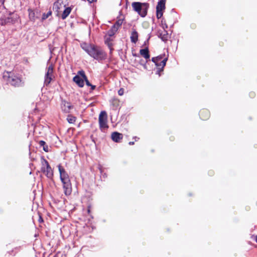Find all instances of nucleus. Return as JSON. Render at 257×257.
I'll return each instance as SVG.
<instances>
[{
  "mask_svg": "<svg viewBox=\"0 0 257 257\" xmlns=\"http://www.w3.org/2000/svg\"><path fill=\"white\" fill-rule=\"evenodd\" d=\"M81 47L89 56L98 61L106 58V54L101 48L94 45L84 43L81 45Z\"/></svg>",
  "mask_w": 257,
  "mask_h": 257,
  "instance_id": "f257e3e1",
  "label": "nucleus"
},
{
  "mask_svg": "<svg viewBox=\"0 0 257 257\" xmlns=\"http://www.w3.org/2000/svg\"><path fill=\"white\" fill-rule=\"evenodd\" d=\"M134 144V142H129V145H133Z\"/></svg>",
  "mask_w": 257,
  "mask_h": 257,
  "instance_id": "c9c22d12",
  "label": "nucleus"
},
{
  "mask_svg": "<svg viewBox=\"0 0 257 257\" xmlns=\"http://www.w3.org/2000/svg\"><path fill=\"white\" fill-rule=\"evenodd\" d=\"M158 36L164 42L167 41L169 38V35L168 32L164 29L159 30L158 31Z\"/></svg>",
  "mask_w": 257,
  "mask_h": 257,
  "instance_id": "f8f14e48",
  "label": "nucleus"
},
{
  "mask_svg": "<svg viewBox=\"0 0 257 257\" xmlns=\"http://www.w3.org/2000/svg\"><path fill=\"white\" fill-rule=\"evenodd\" d=\"M166 1V0H161L159 2L162 3H163V4H165Z\"/></svg>",
  "mask_w": 257,
  "mask_h": 257,
  "instance_id": "473e14b6",
  "label": "nucleus"
},
{
  "mask_svg": "<svg viewBox=\"0 0 257 257\" xmlns=\"http://www.w3.org/2000/svg\"><path fill=\"white\" fill-rule=\"evenodd\" d=\"M122 135L118 132H113L111 134V139L115 142H119L122 139Z\"/></svg>",
  "mask_w": 257,
  "mask_h": 257,
  "instance_id": "4468645a",
  "label": "nucleus"
},
{
  "mask_svg": "<svg viewBox=\"0 0 257 257\" xmlns=\"http://www.w3.org/2000/svg\"><path fill=\"white\" fill-rule=\"evenodd\" d=\"M123 93H124V90H123V89H122V88H120V89L118 90V94H119V95H123Z\"/></svg>",
  "mask_w": 257,
  "mask_h": 257,
  "instance_id": "bb28decb",
  "label": "nucleus"
},
{
  "mask_svg": "<svg viewBox=\"0 0 257 257\" xmlns=\"http://www.w3.org/2000/svg\"><path fill=\"white\" fill-rule=\"evenodd\" d=\"M4 3V0H0V7L3 6Z\"/></svg>",
  "mask_w": 257,
  "mask_h": 257,
  "instance_id": "7c9ffc66",
  "label": "nucleus"
},
{
  "mask_svg": "<svg viewBox=\"0 0 257 257\" xmlns=\"http://www.w3.org/2000/svg\"><path fill=\"white\" fill-rule=\"evenodd\" d=\"M72 11V8L70 7H65V10L63 11L61 15V18L65 20L70 14Z\"/></svg>",
  "mask_w": 257,
  "mask_h": 257,
  "instance_id": "dca6fc26",
  "label": "nucleus"
},
{
  "mask_svg": "<svg viewBox=\"0 0 257 257\" xmlns=\"http://www.w3.org/2000/svg\"><path fill=\"white\" fill-rule=\"evenodd\" d=\"M123 20L119 19L117 20L115 24L112 26V29L114 31H117L118 28L122 24Z\"/></svg>",
  "mask_w": 257,
  "mask_h": 257,
  "instance_id": "412c9836",
  "label": "nucleus"
},
{
  "mask_svg": "<svg viewBox=\"0 0 257 257\" xmlns=\"http://www.w3.org/2000/svg\"><path fill=\"white\" fill-rule=\"evenodd\" d=\"M43 150L45 151V152H48L49 151V148H48V146H44L43 147Z\"/></svg>",
  "mask_w": 257,
  "mask_h": 257,
  "instance_id": "c85d7f7f",
  "label": "nucleus"
},
{
  "mask_svg": "<svg viewBox=\"0 0 257 257\" xmlns=\"http://www.w3.org/2000/svg\"><path fill=\"white\" fill-rule=\"evenodd\" d=\"M161 25H162V30H164V29L166 30V29L168 28L167 25L166 24L165 22V21L164 22L163 20L161 22Z\"/></svg>",
  "mask_w": 257,
  "mask_h": 257,
  "instance_id": "b1692460",
  "label": "nucleus"
},
{
  "mask_svg": "<svg viewBox=\"0 0 257 257\" xmlns=\"http://www.w3.org/2000/svg\"><path fill=\"white\" fill-rule=\"evenodd\" d=\"M140 53L141 55L143 56L145 59H147L150 58L149 54V50L148 48H145L140 50Z\"/></svg>",
  "mask_w": 257,
  "mask_h": 257,
  "instance_id": "aec40b11",
  "label": "nucleus"
},
{
  "mask_svg": "<svg viewBox=\"0 0 257 257\" xmlns=\"http://www.w3.org/2000/svg\"><path fill=\"white\" fill-rule=\"evenodd\" d=\"M91 87V89L92 90H94L95 88V85H92L91 84V85H90Z\"/></svg>",
  "mask_w": 257,
  "mask_h": 257,
  "instance_id": "f704fd0d",
  "label": "nucleus"
},
{
  "mask_svg": "<svg viewBox=\"0 0 257 257\" xmlns=\"http://www.w3.org/2000/svg\"><path fill=\"white\" fill-rule=\"evenodd\" d=\"M112 102H114V103H117V100L114 99L112 100Z\"/></svg>",
  "mask_w": 257,
  "mask_h": 257,
  "instance_id": "72a5a7b5",
  "label": "nucleus"
},
{
  "mask_svg": "<svg viewBox=\"0 0 257 257\" xmlns=\"http://www.w3.org/2000/svg\"><path fill=\"white\" fill-rule=\"evenodd\" d=\"M67 3V0H58L54 4L53 9L57 13V15L62 9L66 7Z\"/></svg>",
  "mask_w": 257,
  "mask_h": 257,
  "instance_id": "1a4fd4ad",
  "label": "nucleus"
},
{
  "mask_svg": "<svg viewBox=\"0 0 257 257\" xmlns=\"http://www.w3.org/2000/svg\"><path fill=\"white\" fill-rule=\"evenodd\" d=\"M19 16L15 13L7 12L1 17V21L5 24H14L18 21Z\"/></svg>",
  "mask_w": 257,
  "mask_h": 257,
  "instance_id": "20e7f679",
  "label": "nucleus"
},
{
  "mask_svg": "<svg viewBox=\"0 0 257 257\" xmlns=\"http://www.w3.org/2000/svg\"><path fill=\"white\" fill-rule=\"evenodd\" d=\"M4 77H8V82L13 86H19L22 84L21 79L16 76H13L11 72H7L4 73Z\"/></svg>",
  "mask_w": 257,
  "mask_h": 257,
  "instance_id": "423d86ee",
  "label": "nucleus"
},
{
  "mask_svg": "<svg viewBox=\"0 0 257 257\" xmlns=\"http://www.w3.org/2000/svg\"><path fill=\"white\" fill-rule=\"evenodd\" d=\"M67 120L69 123H72L75 121L76 119H75V117H68Z\"/></svg>",
  "mask_w": 257,
  "mask_h": 257,
  "instance_id": "5701e85b",
  "label": "nucleus"
},
{
  "mask_svg": "<svg viewBox=\"0 0 257 257\" xmlns=\"http://www.w3.org/2000/svg\"><path fill=\"white\" fill-rule=\"evenodd\" d=\"M116 31H114L113 29H112V27L111 28V30L108 31V35L109 36H113L114 33L116 32Z\"/></svg>",
  "mask_w": 257,
  "mask_h": 257,
  "instance_id": "a878e982",
  "label": "nucleus"
},
{
  "mask_svg": "<svg viewBox=\"0 0 257 257\" xmlns=\"http://www.w3.org/2000/svg\"><path fill=\"white\" fill-rule=\"evenodd\" d=\"M78 74L81 75V76L82 77L81 78H83V79L86 78V76L85 74L84 71H83V70L79 71L78 72Z\"/></svg>",
  "mask_w": 257,
  "mask_h": 257,
  "instance_id": "393cba45",
  "label": "nucleus"
},
{
  "mask_svg": "<svg viewBox=\"0 0 257 257\" xmlns=\"http://www.w3.org/2000/svg\"><path fill=\"white\" fill-rule=\"evenodd\" d=\"M53 78V67L52 65H50L47 68V71L45 75L44 84L48 85L50 83Z\"/></svg>",
  "mask_w": 257,
  "mask_h": 257,
  "instance_id": "6e6552de",
  "label": "nucleus"
},
{
  "mask_svg": "<svg viewBox=\"0 0 257 257\" xmlns=\"http://www.w3.org/2000/svg\"><path fill=\"white\" fill-rule=\"evenodd\" d=\"M99 127L101 130L105 129L108 128L107 125V115L105 111H102L99 115L98 118Z\"/></svg>",
  "mask_w": 257,
  "mask_h": 257,
  "instance_id": "0eeeda50",
  "label": "nucleus"
},
{
  "mask_svg": "<svg viewBox=\"0 0 257 257\" xmlns=\"http://www.w3.org/2000/svg\"><path fill=\"white\" fill-rule=\"evenodd\" d=\"M256 241L257 242V236H256Z\"/></svg>",
  "mask_w": 257,
  "mask_h": 257,
  "instance_id": "4c0bfd02",
  "label": "nucleus"
},
{
  "mask_svg": "<svg viewBox=\"0 0 257 257\" xmlns=\"http://www.w3.org/2000/svg\"><path fill=\"white\" fill-rule=\"evenodd\" d=\"M45 144H46L45 142L43 141H41L39 142V144L41 146H43V147L45 146Z\"/></svg>",
  "mask_w": 257,
  "mask_h": 257,
  "instance_id": "cd10ccee",
  "label": "nucleus"
},
{
  "mask_svg": "<svg viewBox=\"0 0 257 257\" xmlns=\"http://www.w3.org/2000/svg\"><path fill=\"white\" fill-rule=\"evenodd\" d=\"M89 3H92L94 2H95L96 0H87Z\"/></svg>",
  "mask_w": 257,
  "mask_h": 257,
  "instance_id": "2f4dec72",
  "label": "nucleus"
},
{
  "mask_svg": "<svg viewBox=\"0 0 257 257\" xmlns=\"http://www.w3.org/2000/svg\"><path fill=\"white\" fill-rule=\"evenodd\" d=\"M85 81H86V85L87 86H90L91 85V84L89 83V82L88 81V80L87 79V78L86 79H84Z\"/></svg>",
  "mask_w": 257,
  "mask_h": 257,
  "instance_id": "c756f323",
  "label": "nucleus"
},
{
  "mask_svg": "<svg viewBox=\"0 0 257 257\" xmlns=\"http://www.w3.org/2000/svg\"><path fill=\"white\" fill-rule=\"evenodd\" d=\"M135 140H136V141H137L138 140H139V138H137V137H136L135 138Z\"/></svg>",
  "mask_w": 257,
  "mask_h": 257,
  "instance_id": "e433bc0d",
  "label": "nucleus"
},
{
  "mask_svg": "<svg viewBox=\"0 0 257 257\" xmlns=\"http://www.w3.org/2000/svg\"><path fill=\"white\" fill-rule=\"evenodd\" d=\"M41 171L49 178L53 176V170L49 165L48 162L44 158L41 159Z\"/></svg>",
  "mask_w": 257,
  "mask_h": 257,
  "instance_id": "39448f33",
  "label": "nucleus"
},
{
  "mask_svg": "<svg viewBox=\"0 0 257 257\" xmlns=\"http://www.w3.org/2000/svg\"><path fill=\"white\" fill-rule=\"evenodd\" d=\"M131 42L136 43L138 40V33L136 30H133L131 36Z\"/></svg>",
  "mask_w": 257,
  "mask_h": 257,
  "instance_id": "f3484780",
  "label": "nucleus"
},
{
  "mask_svg": "<svg viewBox=\"0 0 257 257\" xmlns=\"http://www.w3.org/2000/svg\"><path fill=\"white\" fill-rule=\"evenodd\" d=\"M28 12H29V17L30 20L32 21H35L36 20V18L38 17V13L37 12L36 14L35 12L34 11L32 10L31 9H29Z\"/></svg>",
  "mask_w": 257,
  "mask_h": 257,
  "instance_id": "a211bd4d",
  "label": "nucleus"
},
{
  "mask_svg": "<svg viewBox=\"0 0 257 257\" xmlns=\"http://www.w3.org/2000/svg\"><path fill=\"white\" fill-rule=\"evenodd\" d=\"M60 180L63 183L64 193L66 196H68L72 192V185L69 176L65 170L61 165L58 166Z\"/></svg>",
  "mask_w": 257,
  "mask_h": 257,
  "instance_id": "f03ea898",
  "label": "nucleus"
},
{
  "mask_svg": "<svg viewBox=\"0 0 257 257\" xmlns=\"http://www.w3.org/2000/svg\"><path fill=\"white\" fill-rule=\"evenodd\" d=\"M73 81L80 87L84 85V79L78 75L74 77Z\"/></svg>",
  "mask_w": 257,
  "mask_h": 257,
  "instance_id": "2eb2a0df",
  "label": "nucleus"
},
{
  "mask_svg": "<svg viewBox=\"0 0 257 257\" xmlns=\"http://www.w3.org/2000/svg\"><path fill=\"white\" fill-rule=\"evenodd\" d=\"M132 7L141 17H144L146 16L148 7L147 4L134 2L132 4Z\"/></svg>",
  "mask_w": 257,
  "mask_h": 257,
  "instance_id": "7ed1b4c3",
  "label": "nucleus"
},
{
  "mask_svg": "<svg viewBox=\"0 0 257 257\" xmlns=\"http://www.w3.org/2000/svg\"><path fill=\"white\" fill-rule=\"evenodd\" d=\"M165 8V4L158 2L156 7V16L158 19H160L163 14V11Z\"/></svg>",
  "mask_w": 257,
  "mask_h": 257,
  "instance_id": "9b49d317",
  "label": "nucleus"
},
{
  "mask_svg": "<svg viewBox=\"0 0 257 257\" xmlns=\"http://www.w3.org/2000/svg\"><path fill=\"white\" fill-rule=\"evenodd\" d=\"M167 58H163L162 56H159L152 58V61L154 62L157 67H161L163 68L166 65Z\"/></svg>",
  "mask_w": 257,
  "mask_h": 257,
  "instance_id": "9d476101",
  "label": "nucleus"
},
{
  "mask_svg": "<svg viewBox=\"0 0 257 257\" xmlns=\"http://www.w3.org/2000/svg\"><path fill=\"white\" fill-rule=\"evenodd\" d=\"M200 118L203 120L207 119L209 116V112L207 110H202L200 112Z\"/></svg>",
  "mask_w": 257,
  "mask_h": 257,
  "instance_id": "6ab92c4d",
  "label": "nucleus"
},
{
  "mask_svg": "<svg viewBox=\"0 0 257 257\" xmlns=\"http://www.w3.org/2000/svg\"><path fill=\"white\" fill-rule=\"evenodd\" d=\"M72 107V106L70 103L65 101H62L61 103V108L63 112L65 113H69Z\"/></svg>",
  "mask_w": 257,
  "mask_h": 257,
  "instance_id": "ddd939ff",
  "label": "nucleus"
},
{
  "mask_svg": "<svg viewBox=\"0 0 257 257\" xmlns=\"http://www.w3.org/2000/svg\"><path fill=\"white\" fill-rule=\"evenodd\" d=\"M52 12L51 11L48 12L47 14H44L42 16V19L45 20L48 18L50 15H51Z\"/></svg>",
  "mask_w": 257,
  "mask_h": 257,
  "instance_id": "4be33fe9",
  "label": "nucleus"
}]
</instances>
